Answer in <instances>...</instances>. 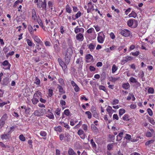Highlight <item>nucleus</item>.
<instances>
[{"mask_svg":"<svg viewBox=\"0 0 155 155\" xmlns=\"http://www.w3.org/2000/svg\"><path fill=\"white\" fill-rule=\"evenodd\" d=\"M40 3L37 6L39 8H42V10H45L46 12L47 11V1L44 0L43 2L42 0L39 2Z\"/></svg>","mask_w":155,"mask_h":155,"instance_id":"nucleus-1","label":"nucleus"},{"mask_svg":"<svg viewBox=\"0 0 155 155\" xmlns=\"http://www.w3.org/2000/svg\"><path fill=\"white\" fill-rule=\"evenodd\" d=\"M105 38V35L102 32H100L98 34L97 40L98 42L101 44L103 43Z\"/></svg>","mask_w":155,"mask_h":155,"instance_id":"nucleus-2","label":"nucleus"},{"mask_svg":"<svg viewBox=\"0 0 155 155\" xmlns=\"http://www.w3.org/2000/svg\"><path fill=\"white\" fill-rule=\"evenodd\" d=\"M120 34L125 37H127L130 35V31L127 29L120 30L119 31Z\"/></svg>","mask_w":155,"mask_h":155,"instance_id":"nucleus-3","label":"nucleus"},{"mask_svg":"<svg viewBox=\"0 0 155 155\" xmlns=\"http://www.w3.org/2000/svg\"><path fill=\"white\" fill-rule=\"evenodd\" d=\"M77 133L81 139H84L85 138L86 135L82 129L79 130Z\"/></svg>","mask_w":155,"mask_h":155,"instance_id":"nucleus-4","label":"nucleus"},{"mask_svg":"<svg viewBox=\"0 0 155 155\" xmlns=\"http://www.w3.org/2000/svg\"><path fill=\"white\" fill-rule=\"evenodd\" d=\"M133 59V57L131 56H127L125 57L123 60L121 61V64L124 65L127 61H130Z\"/></svg>","mask_w":155,"mask_h":155,"instance_id":"nucleus-5","label":"nucleus"},{"mask_svg":"<svg viewBox=\"0 0 155 155\" xmlns=\"http://www.w3.org/2000/svg\"><path fill=\"white\" fill-rule=\"evenodd\" d=\"M88 8L87 9V13H89L91 11H93L94 10V6L92 3L90 2L88 4Z\"/></svg>","mask_w":155,"mask_h":155,"instance_id":"nucleus-6","label":"nucleus"},{"mask_svg":"<svg viewBox=\"0 0 155 155\" xmlns=\"http://www.w3.org/2000/svg\"><path fill=\"white\" fill-rule=\"evenodd\" d=\"M2 64L4 66H6V68H4L5 69H9L11 67V64L9 63L7 60H5L2 62Z\"/></svg>","mask_w":155,"mask_h":155,"instance_id":"nucleus-7","label":"nucleus"},{"mask_svg":"<svg viewBox=\"0 0 155 155\" xmlns=\"http://www.w3.org/2000/svg\"><path fill=\"white\" fill-rule=\"evenodd\" d=\"M33 38L34 39V41L36 42L37 43L39 44L41 46H43V42L39 38L36 36H34Z\"/></svg>","mask_w":155,"mask_h":155,"instance_id":"nucleus-8","label":"nucleus"},{"mask_svg":"<svg viewBox=\"0 0 155 155\" xmlns=\"http://www.w3.org/2000/svg\"><path fill=\"white\" fill-rule=\"evenodd\" d=\"M76 39L80 41H82L84 39V35L83 34L79 33L77 34L76 36Z\"/></svg>","mask_w":155,"mask_h":155,"instance_id":"nucleus-9","label":"nucleus"},{"mask_svg":"<svg viewBox=\"0 0 155 155\" xmlns=\"http://www.w3.org/2000/svg\"><path fill=\"white\" fill-rule=\"evenodd\" d=\"M74 31L76 34H77L80 32L83 33L84 32V29L82 28H79L77 26L74 28Z\"/></svg>","mask_w":155,"mask_h":155,"instance_id":"nucleus-10","label":"nucleus"},{"mask_svg":"<svg viewBox=\"0 0 155 155\" xmlns=\"http://www.w3.org/2000/svg\"><path fill=\"white\" fill-rule=\"evenodd\" d=\"M106 110L108 112V114L109 115L110 117H111L113 111V109H112V107L108 105L106 108Z\"/></svg>","mask_w":155,"mask_h":155,"instance_id":"nucleus-11","label":"nucleus"},{"mask_svg":"<svg viewBox=\"0 0 155 155\" xmlns=\"http://www.w3.org/2000/svg\"><path fill=\"white\" fill-rule=\"evenodd\" d=\"M10 134L7 132L6 134H4L2 136V139H9L10 137Z\"/></svg>","mask_w":155,"mask_h":155,"instance_id":"nucleus-12","label":"nucleus"},{"mask_svg":"<svg viewBox=\"0 0 155 155\" xmlns=\"http://www.w3.org/2000/svg\"><path fill=\"white\" fill-rule=\"evenodd\" d=\"M48 112H49V113H48L46 114V117H48L50 119H54V117L53 114L51 112L50 110L49 109L48 110Z\"/></svg>","mask_w":155,"mask_h":155,"instance_id":"nucleus-13","label":"nucleus"},{"mask_svg":"<svg viewBox=\"0 0 155 155\" xmlns=\"http://www.w3.org/2000/svg\"><path fill=\"white\" fill-rule=\"evenodd\" d=\"M73 54V51L71 48H69L67 49V52L65 54L67 55L71 56Z\"/></svg>","mask_w":155,"mask_h":155,"instance_id":"nucleus-14","label":"nucleus"},{"mask_svg":"<svg viewBox=\"0 0 155 155\" xmlns=\"http://www.w3.org/2000/svg\"><path fill=\"white\" fill-rule=\"evenodd\" d=\"M71 56L67 55L65 54V63L66 64H68L70 61Z\"/></svg>","mask_w":155,"mask_h":155,"instance_id":"nucleus-15","label":"nucleus"},{"mask_svg":"<svg viewBox=\"0 0 155 155\" xmlns=\"http://www.w3.org/2000/svg\"><path fill=\"white\" fill-rule=\"evenodd\" d=\"M123 132H121L119 133L118 135L117 136L116 140L117 141H120L122 139V136L123 135Z\"/></svg>","mask_w":155,"mask_h":155,"instance_id":"nucleus-16","label":"nucleus"},{"mask_svg":"<svg viewBox=\"0 0 155 155\" xmlns=\"http://www.w3.org/2000/svg\"><path fill=\"white\" fill-rule=\"evenodd\" d=\"M31 101L32 103L34 105L37 104L39 101L38 98L34 96L33 98L31 99Z\"/></svg>","mask_w":155,"mask_h":155,"instance_id":"nucleus-17","label":"nucleus"},{"mask_svg":"<svg viewBox=\"0 0 155 155\" xmlns=\"http://www.w3.org/2000/svg\"><path fill=\"white\" fill-rule=\"evenodd\" d=\"M40 134L41 136L44 137L43 138L44 139H46V137L47 135V134L44 131H41L40 133Z\"/></svg>","mask_w":155,"mask_h":155,"instance_id":"nucleus-18","label":"nucleus"},{"mask_svg":"<svg viewBox=\"0 0 155 155\" xmlns=\"http://www.w3.org/2000/svg\"><path fill=\"white\" fill-rule=\"evenodd\" d=\"M122 87L124 89L126 90L130 87V85L128 83H124L122 84Z\"/></svg>","mask_w":155,"mask_h":155,"instance_id":"nucleus-19","label":"nucleus"},{"mask_svg":"<svg viewBox=\"0 0 155 155\" xmlns=\"http://www.w3.org/2000/svg\"><path fill=\"white\" fill-rule=\"evenodd\" d=\"M9 83V79L7 78H5L3 80V84L4 85H7Z\"/></svg>","mask_w":155,"mask_h":155,"instance_id":"nucleus-20","label":"nucleus"},{"mask_svg":"<svg viewBox=\"0 0 155 155\" xmlns=\"http://www.w3.org/2000/svg\"><path fill=\"white\" fill-rule=\"evenodd\" d=\"M83 62V58L81 57H79V58L77 59L76 61V63L79 64H82Z\"/></svg>","mask_w":155,"mask_h":155,"instance_id":"nucleus-21","label":"nucleus"},{"mask_svg":"<svg viewBox=\"0 0 155 155\" xmlns=\"http://www.w3.org/2000/svg\"><path fill=\"white\" fill-rule=\"evenodd\" d=\"M43 114V112H40L38 110H36L34 113V114L35 116H40L41 114Z\"/></svg>","mask_w":155,"mask_h":155,"instance_id":"nucleus-22","label":"nucleus"},{"mask_svg":"<svg viewBox=\"0 0 155 155\" xmlns=\"http://www.w3.org/2000/svg\"><path fill=\"white\" fill-rule=\"evenodd\" d=\"M23 0H18L15 1V3L14 4L13 6L14 8H16L17 5L19 4V3H21L22 2H23Z\"/></svg>","mask_w":155,"mask_h":155,"instance_id":"nucleus-23","label":"nucleus"},{"mask_svg":"<svg viewBox=\"0 0 155 155\" xmlns=\"http://www.w3.org/2000/svg\"><path fill=\"white\" fill-rule=\"evenodd\" d=\"M68 153L69 155H77L76 153H75L73 150L71 148L69 149Z\"/></svg>","mask_w":155,"mask_h":155,"instance_id":"nucleus-24","label":"nucleus"},{"mask_svg":"<svg viewBox=\"0 0 155 155\" xmlns=\"http://www.w3.org/2000/svg\"><path fill=\"white\" fill-rule=\"evenodd\" d=\"M33 96H34L35 97L37 98L39 96L41 97L42 96L41 93L39 91H38L34 94Z\"/></svg>","mask_w":155,"mask_h":155,"instance_id":"nucleus-25","label":"nucleus"},{"mask_svg":"<svg viewBox=\"0 0 155 155\" xmlns=\"http://www.w3.org/2000/svg\"><path fill=\"white\" fill-rule=\"evenodd\" d=\"M135 20L134 19H129L127 21V24L128 26L129 27L131 26L133 24V21H134Z\"/></svg>","mask_w":155,"mask_h":155,"instance_id":"nucleus-26","label":"nucleus"},{"mask_svg":"<svg viewBox=\"0 0 155 155\" xmlns=\"http://www.w3.org/2000/svg\"><path fill=\"white\" fill-rule=\"evenodd\" d=\"M34 83L38 85V86H41L40 85L41 84L40 81L38 78L37 77L35 78V81Z\"/></svg>","mask_w":155,"mask_h":155,"instance_id":"nucleus-27","label":"nucleus"},{"mask_svg":"<svg viewBox=\"0 0 155 155\" xmlns=\"http://www.w3.org/2000/svg\"><path fill=\"white\" fill-rule=\"evenodd\" d=\"M54 129L55 131L59 132H61L62 131V128L60 126L55 127Z\"/></svg>","mask_w":155,"mask_h":155,"instance_id":"nucleus-28","label":"nucleus"},{"mask_svg":"<svg viewBox=\"0 0 155 155\" xmlns=\"http://www.w3.org/2000/svg\"><path fill=\"white\" fill-rule=\"evenodd\" d=\"M28 45L29 46H32L33 45L34 46L35 44H33L32 42L29 39H27L26 40Z\"/></svg>","mask_w":155,"mask_h":155,"instance_id":"nucleus-29","label":"nucleus"},{"mask_svg":"<svg viewBox=\"0 0 155 155\" xmlns=\"http://www.w3.org/2000/svg\"><path fill=\"white\" fill-rule=\"evenodd\" d=\"M136 16V13L134 11H132L131 13L129 15V16L130 17H133L134 18H135Z\"/></svg>","mask_w":155,"mask_h":155,"instance_id":"nucleus-30","label":"nucleus"},{"mask_svg":"<svg viewBox=\"0 0 155 155\" xmlns=\"http://www.w3.org/2000/svg\"><path fill=\"white\" fill-rule=\"evenodd\" d=\"M125 110L123 109H121L119 110V116L121 117L125 113Z\"/></svg>","mask_w":155,"mask_h":155,"instance_id":"nucleus-31","label":"nucleus"},{"mask_svg":"<svg viewBox=\"0 0 155 155\" xmlns=\"http://www.w3.org/2000/svg\"><path fill=\"white\" fill-rule=\"evenodd\" d=\"M88 48L90 51H93L95 48V45H94L92 44H90L88 45Z\"/></svg>","mask_w":155,"mask_h":155,"instance_id":"nucleus-32","label":"nucleus"},{"mask_svg":"<svg viewBox=\"0 0 155 155\" xmlns=\"http://www.w3.org/2000/svg\"><path fill=\"white\" fill-rule=\"evenodd\" d=\"M65 10L66 12L69 13H71L72 11L71 8L68 5H67L66 7Z\"/></svg>","mask_w":155,"mask_h":155,"instance_id":"nucleus-33","label":"nucleus"},{"mask_svg":"<svg viewBox=\"0 0 155 155\" xmlns=\"http://www.w3.org/2000/svg\"><path fill=\"white\" fill-rule=\"evenodd\" d=\"M118 68L116 66L115 64H114L112 67V73H115L117 70Z\"/></svg>","mask_w":155,"mask_h":155,"instance_id":"nucleus-34","label":"nucleus"},{"mask_svg":"<svg viewBox=\"0 0 155 155\" xmlns=\"http://www.w3.org/2000/svg\"><path fill=\"white\" fill-rule=\"evenodd\" d=\"M154 141V140H151L147 141L145 143L146 146H148L149 144L153 143Z\"/></svg>","mask_w":155,"mask_h":155,"instance_id":"nucleus-35","label":"nucleus"},{"mask_svg":"<svg viewBox=\"0 0 155 155\" xmlns=\"http://www.w3.org/2000/svg\"><path fill=\"white\" fill-rule=\"evenodd\" d=\"M58 89L60 93H64L63 87L60 85H58Z\"/></svg>","mask_w":155,"mask_h":155,"instance_id":"nucleus-36","label":"nucleus"},{"mask_svg":"<svg viewBox=\"0 0 155 155\" xmlns=\"http://www.w3.org/2000/svg\"><path fill=\"white\" fill-rule=\"evenodd\" d=\"M28 30L31 35L33 34V29L31 25H29L28 27Z\"/></svg>","mask_w":155,"mask_h":155,"instance_id":"nucleus-37","label":"nucleus"},{"mask_svg":"<svg viewBox=\"0 0 155 155\" xmlns=\"http://www.w3.org/2000/svg\"><path fill=\"white\" fill-rule=\"evenodd\" d=\"M58 81L61 85L63 86L64 84V80L62 78H59L58 79Z\"/></svg>","mask_w":155,"mask_h":155,"instance_id":"nucleus-38","label":"nucleus"},{"mask_svg":"<svg viewBox=\"0 0 155 155\" xmlns=\"http://www.w3.org/2000/svg\"><path fill=\"white\" fill-rule=\"evenodd\" d=\"M8 118L7 115V114H4L3 116L2 117L1 120H2L4 122H5V120L7 119Z\"/></svg>","mask_w":155,"mask_h":155,"instance_id":"nucleus-39","label":"nucleus"},{"mask_svg":"<svg viewBox=\"0 0 155 155\" xmlns=\"http://www.w3.org/2000/svg\"><path fill=\"white\" fill-rule=\"evenodd\" d=\"M53 90L51 89H48V95L49 97H51L53 95Z\"/></svg>","mask_w":155,"mask_h":155,"instance_id":"nucleus-40","label":"nucleus"},{"mask_svg":"<svg viewBox=\"0 0 155 155\" xmlns=\"http://www.w3.org/2000/svg\"><path fill=\"white\" fill-rule=\"evenodd\" d=\"M130 81L132 83H136L137 81L136 79L134 77H131L129 79Z\"/></svg>","mask_w":155,"mask_h":155,"instance_id":"nucleus-41","label":"nucleus"},{"mask_svg":"<svg viewBox=\"0 0 155 155\" xmlns=\"http://www.w3.org/2000/svg\"><path fill=\"white\" fill-rule=\"evenodd\" d=\"M48 7L49 8H51V10H52L53 7V3L50 1H49L48 3Z\"/></svg>","mask_w":155,"mask_h":155,"instance_id":"nucleus-42","label":"nucleus"},{"mask_svg":"<svg viewBox=\"0 0 155 155\" xmlns=\"http://www.w3.org/2000/svg\"><path fill=\"white\" fill-rule=\"evenodd\" d=\"M123 120H129L128 115L127 114H125L122 117Z\"/></svg>","mask_w":155,"mask_h":155,"instance_id":"nucleus-43","label":"nucleus"},{"mask_svg":"<svg viewBox=\"0 0 155 155\" xmlns=\"http://www.w3.org/2000/svg\"><path fill=\"white\" fill-rule=\"evenodd\" d=\"M64 114L67 116H69L70 115V112L68 109H66L64 112Z\"/></svg>","mask_w":155,"mask_h":155,"instance_id":"nucleus-44","label":"nucleus"},{"mask_svg":"<svg viewBox=\"0 0 155 155\" xmlns=\"http://www.w3.org/2000/svg\"><path fill=\"white\" fill-rule=\"evenodd\" d=\"M61 109L59 108H57L55 110V113L58 116H59L60 115Z\"/></svg>","mask_w":155,"mask_h":155,"instance_id":"nucleus-45","label":"nucleus"},{"mask_svg":"<svg viewBox=\"0 0 155 155\" xmlns=\"http://www.w3.org/2000/svg\"><path fill=\"white\" fill-rule=\"evenodd\" d=\"M81 13L80 12L78 11V13L76 14L75 16V18H73L74 19H77L79 18L81 16Z\"/></svg>","mask_w":155,"mask_h":155,"instance_id":"nucleus-46","label":"nucleus"},{"mask_svg":"<svg viewBox=\"0 0 155 155\" xmlns=\"http://www.w3.org/2000/svg\"><path fill=\"white\" fill-rule=\"evenodd\" d=\"M154 89L152 87H150L148 90V93L149 94H153L154 93Z\"/></svg>","mask_w":155,"mask_h":155,"instance_id":"nucleus-47","label":"nucleus"},{"mask_svg":"<svg viewBox=\"0 0 155 155\" xmlns=\"http://www.w3.org/2000/svg\"><path fill=\"white\" fill-rule=\"evenodd\" d=\"M19 138L20 140L22 141H24L25 140V137L22 134H21L19 136Z\"/></svg>","mask_w":155,"mask_h":155,"instance_id":"nucleus-48","label":"nucleus"},{"mask_svg":"<svg viewBox=\"0 0 155 155\" xmlns=\"http://www.w3.org/2000/svg\"><path fill=\"white\" fill-rule=\"evenodd\" d=\"M99 89L100 90H102L104 91H106V90L105 87L103 85H100L99 87Z\"/></svg>","mask_w":155,"mask_h":155,"instance_id":"nucleus-49","label":"nucleus"},{"mask_svg":"<svg viewBox=\"0 0 155 155\" xmlns=\"http://www.w3.org/2000/svg\"><path fill=\"white\" fill-rule=\"evenodd\" d=\"M86 58L87 59H92L93 56L90 54H87L86 56Z\"/></svg>","mask_w":155,"mask_h":155,"instance_id":"nucleus-50","label":"nucleus"},{"mask_svg":"<svg viewBox=\"0 0 155 155\" xmlns=\"http://www.w3.org/2000/svg\"><path fill=\"white\" fill-rule=\"evenodd\" d=\"M85 113L87 115L88 118L90 119L91 117V113L89 111H87L85 112Z\"/></svg>","mask_w":155,"mask_h":155,"instance_id":"nucleus-51","label":"nucleus"},{"mask_svg":"<svg viewBox=\"0 0 155 155\" xmlns=\"http://www.w3.org/2000/svg\"><path fill=\"white\" fill-rule=\"evenodd\" d=\"M54 48L56 51H58L60 50V48L57 44H55L54 46Z\"/></svg>","mask_w":155,"mask_h":155,"instance_id":"nucleus-52","label":"nucleus"},{"mask_svg":"<svg viewBox=\"0 0 155 155\" xmlns=\"http://www.w3.org/2000/svg\"><path fill=\"white\" fill-rule=\"evenodd\" d=\"M82 127L83 129L85 131L87 130V124H83L82 125Z\"/></svg>","mask_w":155,"mask_h":155,"instance_id":"nucleus-53","label":"nucleus"},{"mask_svg":"<svg viewBox=\"0 0 155 155\" xmlns=\"http://www.w3.org/2000/svg\"><path fill=\"white\" fill-rule=\"evenodd\" d=\"M150 122L153 125L155 124V122L153 118L149 117L148 118Z\"/></svg>","mask_w":155,"mask_h":155,"instance_id":"nucleus-54","label":"nucleus"},{"mask_svg":"<svg viewBox=\"0 0 155 155\" xmlns=\"http://www.w3.org/2000/svg\"><path fill=\"white\" fill-rule=\"evenodd\" d=\"M153 134L150 132L147 131L146 134V136L148 137H151Z\"/></svg>","mask_w":155,"mask_h":155,"instance_id":"nucleus-55","label":"nucleus"},{"mask_svg":"<svg viewBox=\"0 0 155 155\" xmlns=\"http://www.w3.org/2000/svg\"><path fill=\"white\" fill-rule=\"evenodd\" d=\"M15 129V127L14 126H12L10 127L9 130L8 131V133L11 134V132L14 131V129Z\"/></svg>","mask_w":155,"mask_h":155,"instance_id":"nucleus-56","label":"nucleus"},{"mask_svg":"<svg viewBox=\"0 0 155 155\" xmlns=\"http://www.w3.org/2000/svg\"><path fill=\"white\" fill-rule=\"evenodd\" d=\"M58 61L60 64V65L61 66H62L64 64H65V63H64V62L63 61H62L60 59L58 58Z\"/></svg>","mask_w":155,"mask_h":155,"instance_id":"nucleus-57","label":"nucleus"},{"mask_svg":"<svg viewBox=\"0 0 155 155\" xmlns=\"http://www.w3.org/2000/svg\"><path fill=\"white\" fill-rule=\"evenodd\" d=\"M91 127L92 129L93 130H97V128L95 126L94 124H92L91 125Z\"/></svg>","mask_w":155,"mask_h":155,"instance_id":"nucleus-58","label":"nucleus"},{"mask_svg":"<svg viewBox=\"0 0 155 155\" xmlns=\"http://www.w3.org/2000/svg\"><path fill=\"white\" fill-rule=\"evenodd\" d=\"M119 78H115V77H111V79L112 81L115 82L117 80H118Z\"/></svg>","mask_w":155,"mask_h":155,"instance_id":"nucleus-59","label":"nucleus"},{"mask_svg":"<svg viewBox=\"0 0 155 155\" xmlns=\"http://www.w3.org/2000/svg\"><path fill=\"white\" fill-rule=\"evenodd\" d=\"M140 54V52L139 51H136L135 52H132L131 53L134 56H138Z\"/></svg>","mask_w":155,"mask_h":155,"instance_id":"nucleus-60","label":"nucleus"},{"mask_svg":"<svg viewBox=\"0 0 155 155\" xmlns=\"http://www.w3.org/2000/svg\"><path fill=\"white\" fill-rule=\"evenodd\" d=\"M113 120H118L119 119V117L117 114H114L113 116Z\"/></svg>","mask_w":155,"mask_h":155,"instance_id":"nucleus-61","label":"nucleus"},{"mask_svg":"<svg viewBox=\"0 0 155 155\" xmlns=\"http://www.w3.org/2000/svg\"><path fill=\"white\" fill-rule=\"evenodd\" d=\"M147 112L150 116H151L153 115V112L152 110L150 108H148L147 109Z\"/></svg>","mask_w":155,"mask_h":155,"instance_id":"nucleus-62","label":"nucleus"},{"mask_svg":"<svg viewBox=\"0 0 155 155\" xmlns=\"http://www.w3.org/2000/svg\"><path fill=\"white\" fill-rule=\"evenodd\" d=\"M91 145L93 147H96V144L95 143V142L94 141V140L93 139H91Z\"/></svg>","mask_w":155,"mask_h":155,"instance_id":"nucleus-63","label":"nucleus"},{"mask_svg":"<svg viewBox=\"0 0 155 155\" xmlns=\"http://www.w3.org/2000/svg\"><path fill=\"white\" fill-rule=\"evenodd\" d=\"M74 89L75 91L76 92H78L79 91V88L78 87V86L76 85V86H74Z\"/></svg>","mask_w":155,"mask_h":155,"instance_id":"nucleus-64","label":"nucleus"}]
</instances>
